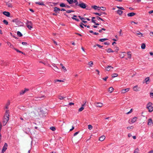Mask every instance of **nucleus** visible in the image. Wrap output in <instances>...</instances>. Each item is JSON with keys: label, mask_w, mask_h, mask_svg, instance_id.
<instances>
[{"label": "nucleus", "mask_w": 153, "mask_h": 153, "mask_svg": "<svg viewBox=\"0 0 153 153\" xmlns=\"http://www.w3.org/2000/svg\"><path fill=\"white\" fill-rule=\"evenodd\" d=\"M3 14L7 17H10V12L7 11H4L3 12Z\"/></svg>", "instance_id": "nucleus-10"}, {"label": "nucleus", "mask_w": 153, "mask_h": 153, "mask_svg": "<svg viewBox=\"0 0 153 153\" xmlns=\"http://www.w3.org/2000/svg\"><path fill=\"white\" fill-rule=\"evenodd\" d=\"M105 139V136H102L99 138V140L100 141H103Z\"/></svg>", "instance_id": "nucleus-24"}, {"label": "nucleus", "mask_w": 153, "mask_h": 153, "mask_svg": "<svg viewBox=\"0 0 153 153\" xmlns=\"http://www.w3.org/2000/svg\"><path fill=\"white\" fill-rule=\"evenodd\" d=\"M97 19L98 20H100L102 21H104L102 19V18H101L100 17H99V16H97Z\"/></svg>", "instance_id": "nucleus-50"}, {"label": "nucleus", "mask_w": 153, "mask_h": 153, "mask_svg": "<svg viewBox=\"0 0 153 153\" xmlns=\"http://www.w3.org/2000/svg\"><path fill=\"white\" fill-rule=\"evenodd\" d=\"M64 81L61 80H59V79H55L54 80V82H63Z\"/></svg>", "instance_id": "nucleus-43"}, {"label": "nucleus", "mask_w": 153, "mask_h": 153, "mask_svg": "<svg viewBox=\"0 0 153 153\" xmlns=\"http://www.w3.org/2000/svg\"><path fill=\"white\" fill-rule=\"evenodd\" d=\"M152 105V103L151 102H149L147 104L146 107L149 112H152L153 111V107Z\"/></svg>", "instance_id": "nucleus-1"}, {"label": "nucleus", "mask_w": 153, "mask_h": 153, "mask_svg": "<svg viewBox=\"0 0 153 153\" xmlns=\"http://www.w3.org/2000/svg\"><path fill=\"white\" fill-rule=\"evenodd\" d=\"M88 128L90 130H91V129H92V128H93L92 126L90 125H88Z\"/></svg>", "instance_id": "nucleus-49"}, {"label": "nucleus", "mask_w": 153, "mask_h": 153, "mask_svg": "<svg viewBox=\"0 0 153 153\" xmlns=\"http://www.w3.org/2000/svg\"><path fill=\"white\" fill-rule=\"evenodd\" d=\"M54 68H53V70L57 72H58V68L56 66H54Z\"/></svg>", "instance_id": "nucleus-37"}, {"label": "nucleus", "mask_w": 153, "mask_h": 153, "mask_svg": "<svg viewBox=\"0 0 153 153\" xmlns=\"http://www.w3.org/2000/svg\"><path fill=\"white\" fill-rule=\"evenodd\" d=\"M60 11V9L56 7H55L54 8V11L56 13H59V12Z\"/></svg>", "instance_id": "nucleus-9"}, {"label": "nucleus", "mask_w": 153, "mask_h": 153, "mask_svg": "<svg viewBox=\"0 0 153 153\" xmlns=\"http://www.w3.org/2000/svg\"><path fill=\"white\" fill-rule=\"evenodd\" d=\"M22 43L23 45H27V42H22Z\"/></svg>", "instance_id": "nucleus-55"}, {"label": "nucleus", "mask_w": 153, "mask_h": 153, "mask_svg": "<svg viewBox=\"0 0 153 153\" xmlns=\"http://www.w3.org/2000/svg\"><path fill=\"white\" fill-rule=\"evenodd\" d=\"M13 22H15L16 25L19 26H22L23 24V23L19 20L18 19H13L12 20Z\"/></svg>", "instance_id": "nucleus-2"}, {"label": "nucleus", "mask_w": 153, "mask_h": 153, "mask_svg": "<svg viewBox=\"0 0 153 153\" xmlns=\"http://www.w3.org/2000/svg\"><path fill=\"white\" fill-rule=\"evenodd\" d=\"M136 35V36H138L140 35V36H139V37H140L141 36H143V34L141 33L139 31H137L135 32L134 33Z\"/></svg>", "instance_id": "nucleus-8"}, {"label": "nucleus", "mask_w": 153, "mask_h": 153, "mask_svg": "<svg viewBox=\"0 0 153 153\" xmlns=\"http://www.w3.org/2000/svg\"><path fill=\"white\" fill-rule=\"evenodd\" d=\"M137 118L136 117H134L131 120V122L132 123H133L136 121Z\"/></svg>", "instance_id": "nucleus-25"}, {"label": "nucleus", "mask_w": 153, "mask_h": 153, "mask_svg": "<svg viewBox=\"0 0 153 153\" xmlns=\"http://www.w3.org/2000/svg\"><path fill=\"white\" fill-rule=\"evenodd\" d=\"M107 39H105V38L101 39H99V41H100L101 42H104V41H105V40H106Z\"/></svg>", "instance_id": "nucleus-39"}, {"label": "nucleus", "mask_w": 153, "mask_h": 153, "mask_svg": "<svg viewBox=\"0 0 153 153\" xmlns=\"http://www.w3.org/2000/svg\"><path fill=\"white\" fill-rule=\"evenodd\" d=\"M6 5L8 7H12L13 6L11 3L10 2V1H9L8 2L6 3Z\"/></svg>", "instance_id": "nucleus-15"}, {"label": "nucleus", "mask_w": 153, "mask_h": 153, "mask_svg": "<svg viewBox=\"0 0 153 153\" xmlns=\"http://www.w3.org/2000/svg\"><path fill=\"white\" fill-rule=\"evenodd\" d=\"M140 89V88L138 87L137 85H136L135 86H134L133 87V90L135 91H138L139 90V89Z\"/></svg>", "instance_id": "nucleus-12"}, {"label": "nucleus", "mask_w": 153, "mask_h": 153, "mask_svg": "<svg viewBox=\"0 0 153 153\" xmlns=\"http://www.w3.org/2000/svg\"><path fill=\"white\" fill-rule=\"evenodd\" d=\"M108 78V76H106V77H105V78H102V79L103 80H104V81H106L107 79Z\"/></svg>", "instance_id": "nucleus-57"}, {"label": "nucleus", "mask_w": 153, "mask_h": 153, "mask_svg": "<svg viewBox=\"0 0 153 153\" xmlns=\"http://www.w3.org/2000/svg\"><path fill=\"white\" fill-rule=\"evenodd\" d=\"M7 148H5L3 147V149H2L1 152L2 153H4V152L6 150Z\"/></svg>", "instance_id": "nucleus-36"}, {"label": "nucleus", "mask_w": 153, "mask_h": 153, "mask_svg": "<svg viewBox=\"0 0 153 153\" xmlns=\"http://www.w3.org/2000/svg\"><path fill=\"white\" fill-rule=\"evenodd\" d=\"M105 70L107 71H109L111 70V69H113L114 68L111 66L107 65L105 66Z\"/></svg>", "instance_id": "nucleus-6"}, {"label": "nucleus", "mask_w": 153, "mask_h": 153, "mask_svg": "<svg viewBox=\"0 0 153 153\" xmlns=\"http://www.w3.org/2000/svg\"><path fill=\"white\" fill-rule=\"evenodd\" d=\"M130 52H128L127 53V54L128 56V58L129 59H130L131 58V54H130Z\"/></svg>", "instance_id": "nucleus-38"}, {"label": "nucleus", "mask_w": 153, "mask_h": 153, "mask_svg": "<svg viewBox=\"0 0 153 153\" xmlns=\"http://www.w3.org/2000/svg\"><path fill=\"white\" fill-rule=\"evenodd\" d=\"M60 6L62 7H66L65 4L63 3H61L60 4Z\"/></svg>", "instance_id": "nucleus-40"}, {"label": "nucleus", "mask_w": 153, "mask_h": 153, "mask_svg": "<svg viewBox=\"0 0 153 153\" xmlns=\"http://www.w3.org/2000/svg\"><path fill=\"white\" fill-rule=\"evenodd\" d=\"M74 12V11L73 10H68L66 11V12L67 13H71V12Z\"/></svg>", "instance_id": "nucleus-53"}, {"label": "nucleus", "mask_w": 153, "mask_h": 153, "mask_svg": "<svg viewBox=\"0 0 153 153\" xmlns=\"http://www.w3.org/2000/svg\"><path fill=\"white\" fill-rule=\"evenodd\" d=\"M130 88H127L125 89H123L122 90V93H124L126 92H128L129 91Z\"/></svg>", "instance_id": "nucleus-22"}, {"label": "nucleus", "mask_w": 153, "mask_h": 153, "mask_svg": "<svg viewBox=\"0 0 153 153\" xmlns=\"http://www.w3.org/2000/svg\"><path fill=\"white\" fill-rule=\"evenodd\" d=\"M89 67H92L93 65V63L92 61H90L88 64Z\"/></svg>", "instance_id": "nucleus-34"}, {"label": "nucleus", "mask_w": 153, "mask_h": 153, "mask_svg": "<svg viewBox=\"0 0 153 153\" xmlns=\"http://www.w3.org/2000/svg\"><path fill=\"white\" fill-rule=\"evenodd\" d=\"M117 7L120 10H124V8L123 7H122L117 6Z\"/></svg>", "instance_id": "nucleus-52"}, {"label": "nucleus", "mask_w": 153, "mask_h": 153, "mask_svg": "<svg viewBox=\"0 0 153 153\" xmlns=\"http://www.w3.org/2000/svg\"><path fill=\"white\" fill-rule=\"evenodd\" d=\"M122 30H120V31L119 32V36H121L122 35Z\"/></svg>", "instance_id": "nucleus-59"}, {"label": "nucleus", "mask_w": 153, "mask_h": 153, "mask_svg": "<svg viewBox=\"0 0 153 153\" xmlns=\"http://www.w3.org/2000/svg\"><path fill=\"white\" fill-rule=\"evenodd\" d=\"M101 9L103 11L105 10H106V8L105 7H101L100 8V9Z\"/></svg>", "instance_id": "nucleus-46"}, {"label": "nucleus", "mask_w": 153, "mask_h": 153, "mask_svg": "<svg viewBox=\"0 0 153 153\" xmlns=\"http://www.w3.org/2000/svg\"><path fill=\"white\" fill-rule=\"evenodd\" d=\"M65 97H64L63 96H62L61 95H59L58 96V98L60 100H63L64 98H65Z\"/></svg>", "instance_id": "nucleus-29"}, {"label": "nucleus", "mask_w": 153, "mask_h": 153, "mask_svg": "<svg viewBox=\"0 0 153 153\" xmlns=\"http://www.w3.org/2000/svg\"><path fill=\"white\" fill-rule=\"evenodd\" d=\"M7 144L6 143H5L4 144V146H3V147L7 148Z\"/></svg>", "instance_id": "nucleus-61"}, {"label": "nucleus", "mask_w": 153, "mask_h": 153, "mask_svg": "<svg viewBox=\"0 0 153 153\" xmlns=\"http://www.w3.org/2000/svg\"><path fill=\"white\" fill-rule=\"evenodd\" d=\"M28 90H29L28 89H25L24 90H22L20 92V94L23 95L25 93V92L28 91Z\"/></svg>", "instance_id": "nucleus-11"}, {"label": "nucleus", "mask_w": 153, "mask_h": 153, "mask_svg": "<svg viewBox=\"0 0 153 153\" xmlns=\"http://www.w3.org/2000/svg\"><path fill=\"white\" fill-rule=\"evenodd\" d=\"M114 88L113 87H110L108 89V91H109L110 93H111L114 91Z\"/></svg>", "instance_id": "nucleus-27"}, {"label": "nucleus", "mask_w": 153, "mask_h": 153, "mask_svg": "<svg viewBox=\"0 0 153 153\" xmlns=\"http://www.w3.org/2000/svg\"><path fill=\"white\" fill-rule=\"evenodd\" d=\"M0 64L2 65H5L6 66H7L8 65V63L6 62V63L5 62H4L3 61L1 60L0 62Z\"/></svg>", "instance_id": "nucleus-23"}, {"label": "nucleus", "mask_w": 153, "mask_h": 153, "mask_svg": "<svg viewBox=\"0 0 153 153\" xmlns=\"http://www.w3.org/2000/svg\"><path fill=\"white\" fill-rule=\"evenodd\" d=\"M133 126H130V127H128L127 128V129L128 130H129V129H133Z\"/></svg>", "instance_id": "nucleus-51"}, {"label": "nucleus", "mask_w": 153, "mask_h": 153, "mask_svg": "<svg viewBox=\"0 0 153 153\" xmlns=\"http://www.w3.org/2000/svg\"><path fill=\"white\" fill-rule=\"evenodd\" d=\"M72 18L73 19L76 20V21H77V22H78L79 21V20L78 19L75 18L74 17H72Z\"/></svg>", "instance_id": "nucleus-54"}, {"label": "nucleus", "mask_w": 153, "mask_h": 153, "mask_svg": "<svg viewBox=\"0 0 153 153\" xmlns=\"http://www.w3.org/2000/svg\"><path fill=\"white\" fill-rule=\"evenodd\" d=\"M135 14L136 13H130L127 14V16H128L131 17L135 15Z\"/></svg>", "instance_id": "nucleus-17"}, {"label": "nucleus", "mask_w": 153, "mask_h": 153, "mask_svg": "<svg viewBox=\"0 0 153 153\" xmlns=\"http://www.w3.org/2000/svg\"><path fill=\"white\" fill-rule=\"evenodd\" d=\"M141 48L142 49H144L146 48V45L145 44L143 43L142 44Z\"/></svg>", "instance_id": "nucleus-35"}, {"label": "nucleus", "mask_w": 153, "mask_h": 153, "mask_svg": "<svg viewBox=\"0 0 153 153\" xmlns=\"http://www.w3.org/2000/svg\"><path fill=\"white\" fill-rule=\"evenodd\" d=\"M118 74H113V75L112 76V78H114L116 77H117L118 76Z\"/></svg>", "instance_id": "nucleus-45"}, {"label": "nucleus", "mask_w": 153, "mask_h": 153, "mask_svg": "<svg viewBox=\"0 0 153 153\" xmlns=\"http://www.w3.org/2000/svg\"><path fill=\"white\" fill-rule=\"evenodd\" d=\"M134 153H139V150L138 148H137L135 149Z\"/></svg>", "instance_id": "nucleus-31"}, {"label": "nucleus", "mask_w": 153, "mask_h": 153, "mask_svg": "<svg viewBox=\"0 0 153 153\" xmlns=\"http://www.w3.org/2000/svg\"><path fill=\"white\" fill-rule=\"evenodd\" d=\"M3 22L6 25H7L8 24V22L6 20H4L3 21Z\"/></svg>", "instance_id": "nucleus-47"}, {"label": "nucleus", "mask_w": 153, "mask_h": 153, "mask_svg": "<svg viewBox=\"0 0 153 153\" xmlns=\"http://www.w3.org/2000/svg\"><path fill=\"white\" fill-rule=\"evenodd\" d=\"M150 35L151 36H153V32H152L150 33Z\"/></svg>", "instance_id": "nucleus-64"}, {"label": "nucleus", "mask_w": 153, "mask_h": 153, "mask_svg": "<svg viewBox=\"0 0 153 153\" xmlns=\"http://www.w3.org/2000/svg\"><path fill=\"white\" fill-rule=\"evenodd\" d=\"M153 124L152 120L151 119H149L148 120V125L150 126Z\"/></svg>", "instance_id": "nucleus-13"}, {"label": "nucleus", "mask_w": 153, "mask_h": 153, "mask_svg": "<svg viewBox=\"0 0 153 153\" xmlns=\"http://www.w3.org/2000/svg\"><path fill=\"white\" fill-rule=\"evenodd\" d=\"M10 104V102H8L6 104L5 106V108L6 109H7L8 108V106Z\"/></svg>", "instance_id": "nucleus-41"}, {"label": "nucleus", "mask_w": 153, "mask_h": 153, "mask_svg": "<svg viewBox=\"0 0 153 153\" xmlns=\"http://www.w3.org/2000/svg\"><path fill=\"white\" fill-rule=\"evenodd\" d=\"M91 7H92V8H94L95 10L97 9L99 10H100V7L97 6H96V5L93 6H92Z\"/></svg>", "instance_id": "nucleus-21"}, {"label": "nucleus", "mask_w": 153, "mask_h": 153, "mask_svg": "<svg viewBox=\"0 0 153 153\" xmlns=\"http://www.w3.org/2000/svg\"><path fill=\"white\" fill-rule=\"evenodd\" d=\"M70 4H72L73 3H75L76 1V0H66Z\"/></svg>", "instance_id": "nucleus-14"}, {"label": "nucleus", "mask_w": 153, "mask_h": 153, "mask_svg": "<svg viewBox=\"0 0 153 153\" xmlns=\"http://www.w3.org/2000/svg\"><path fill=\"white\" fill-rule=\"evenodd\" d=\"M117 13L118 14H119L120 15H121L122 14V13H123V11H122L121 10H118L117 11Z\"/></svg>", "instance_id": "nucleus-30"}, {"label": "nucleus", "mask_w": 153, "mask_h": 153, "mask_svg": "<svg viewBox=\"0 0 153 153\" xmlns=\"http://www.w3.org/2000/svg\"><path fill=\"white\" fill-rule=\"evenodd\" d=\"M26 24L27 25V27L29 29H31L32 28V23L31 22L27 21L26 23Z\"/></svg>", "instance_id": "nucleus-5"}, {"label": "nucleus", "mask_w": 153, "mask_h": 153, "mask_svg": "<svg viewBox=\"0 0 153 153\" xmlns=\"http://www.w3.org/2000/svg\"><path fill=\"white\" fill-rule=\"evenodd\" d=\"M108 53L113 52L114 51L111 48H108L105 50Z\"/></svg>", "instance_id": "nucleus-26"}, {"label": "nucleus", "mask_w": 153, "mask_h": 153, "mask_svg": "<svg viewBox=\"0 0 153 153\" xmlns=\"http://www.w3.org/2000/svg\"><path fill=\"white\" fill-rule=\"evenodd\" d=\"M9 120V118L8 117H6V116H4V118L3 120V126L5 125L8 121Z\"/></svg>", "instance_id": "nucleus-3"}, {"label": "nucleus", "mask_w": 153, "mask_h": 153, "mask_svg": "<svg viewBox=\"0 0 153 153\" xmlns=\"http://www.w3.org/2000/svg\"><path fill=\"white\" fill-rule=\"evenodd\" d=\"M60 65L62 66V68L64 70V72H66L67 71V70L65 68L64 66H63V65L62 63H61L60 64Z\"/></svg>", "instance_id": "nucleus-28"}, {"label": "nucleus", "mask_w": 153, "mask_h": 153, "mask_svg": "<svg viewBox=\"0 0 153 153\" xmlns=\"http://www.w3.org/2000/svg\"><path fill=\"white\" fill-rule=\"evenodd\" d=\"M94 14L96 15H98L99 16H100L101 15V13H94Z\"/></svg>", "instance_id": "nucleus-58"}, {"label": "nucleus", "mask_w": 153, "mask_h": 153, "mask_svg": "<svg viewBox=\"0 0 153 153\" xmlns=\"http://www.w3.org/2000/svg\"><path fill=\"white\" fill-rule=\"evenodd\" d=\"M78 6L83 9L85 8L86 7V4L83 2H81L79 4Z\"/></svg>", "instance_id": "nucleus-4"}, {"label": "nucleus", "mask_w": 153, "mask_h": 153, "mask_svg": "<svg viewBox=\"0 0 153 153\" xmlns=\"http://www.w3.org/2000/svg\"><path fill=\"white\" fill-rule=\"evenodd\" d=\"M9 111L8 110H7L6 111V112H5V115H4V116H6V117H8L9 118Z\"/></svg>", "instance_id": "nucleus-20"}, {"label": "nucleus", "mask_w": 153, "mask_h": 153, "mask_svg": "<svg viewBox=\"0 0 153 153\" xmlns=\"http://www.w3.org/2000/svg\"><path fill=\"white\" fill-rule=\"evenodd\" d=\"M150 97L152 98H153V93L151 92L150 93Z\"/></svg>", "instance_id": "nucleus-56"}, {"label": "nucleus", "mask_w": 153, "mask_h": 153, "mask_svg": "<svg viewBox=\"0 0 153 153\" xmlns=\"http://www.w3.org/2000/svg\"><path fill=\"white\" fill-rule=\"evenodd\" d=\"M45 97H46L45 95H43L42 96H39L38 97H36V98L37 99V100H39V99H43Z\"/></svg>", "instance_id": "nucleus-16"}, {"label": "nucleus", "mask_w": 153, "mask_h": 153, "mask_svg": "<svg viewBox=\"0 0 153 153\" xmlns=\"http://www.w3.org/2000/svg\"><path fill=\"white\" fill-rule=\"evenodd\" d=\"M17 34L19 37H21L22 36V33L20 32H19V31H17Z\"/></svg>", "instance_id": "nucleus-33"}, {"label": "nucleus", "mask_w": 153, "mask_h": 153, "mask_svg": "<svg viewBox=\"0 0 153 153\" xmlns=\"http://www.w3.org/2000/svg\"><path fill=\"white\" fill-rule=\"evenodd\" d=\"M149 77H147L145 79V82L146 84H148V81H149Z\"/></svg>", "instance_id": "nucleus-32"}, {"label": "nucleus", "mask_w": 153, "mask_h": 153, "mask_svg": "<svg viewBox=\"0 0 153 153\" xmlns=\"http://www.w3.org/2000/svg\"><path fill=\"white\" fill-rule=\"evenodd\" d=\"M50 129L53 131H54L56 130V128L54 127H51L50 128Z\"/></svg>", "instance_id": "nucleus-48"}, {"label": "nucleus", "mask_w": 153, "mask_h": 153, "mask_svg": "<svg viewBox=\"0 0 153 153\" xmlns=\"http://www.w3.org/2000/svg\"><path fill=\"white\" fill-rule=\"evenodd\" d=\"M14 50H16L17 52H19V53H22V54H24V53L22 52V51H20L19 50H18V49H17L16 48H14Z\"/></svg>", "instance_id": "nucleus-42"}, {"label": "nucleus", "mask_w": 153, "mask_h": 153, "mask_svg": "<svg viewBox=\"0 0 153 153\" xmlns=\"http://www.w3.org/2000/svg\"><path fill=\"white\" fill-rule=\"evenodd\" d=\"M79 131H77V132H75L74 134V136H76V135H77V134H78L79 133Z\"/></svg>", "instance_id": "nucleus-60"}, {"label": "nucleus", "mask_w": 153, "mask_h": 153, "mask_svg": "<svg viewBox=\"0 0 153 153\" xmlns=\"http://www.w3.org/2000/svg\"><path fill=\"white\" fill-rule=\"evenodd\" d=\"M84 108L83 107H82L79 109L78 111L79 112H81L84 110Z\"/></svg>", "instance_id": "nucleus-44"}, {"label": "nucleus", "mask_w": 153, "mask_h": 153, "mask_svg": "<svg viewBox=\"0 0 153 153\" xmlns=\"http://www.w3.org/2000/svg\"><path fill=\"white\" fill-rule=\"evenodd\" d=\"M95 105L98 107H101L103 106V104L100 102H95L94 103Z\"/></svg>", "instance_id": "nucleus-7"}, {"label": "nucleus", "mask_w": 153, "mask_h": 153, "mask_svg": "<svg viewBox=\"0 0 153 153\" xmlns=\"http://www.w3.org/2000/svg\"><path fill=\"white\" fill-rule=\"evenodd\" d=\"M78 17L82 21L83 19H85L83 18L82 17L80 16H79Z\"/></svg>", "instance_id": "nucleus-62"}, {"label": "nucleus", "mask_w": 153, "mask_h": 153, "mask_svg": "<svg viewBox=\"0 0 153 153\" xmlns=\"http://www.w3.org/2000/svg\"><path fill=\"white\" fill-rule=\"evenodd\" d=\"M36 4H38L40 5H43L45 6V5L44 4V3L43 2H40L38 1L36 2Z\"/></svg>", "instance_id": "nucleus-19"}, {"label": "nucleus", "mask_w": 153, "mask_h": 153, "mask_svg": "<svg viewBox=\"0 0 153 153\" xmlns=\"http://www.w3.org/2000/svg\"><path fill=\"white\" fill-rule=\"evenodd\" d=\"M149 14L153 13V10L149 11Z\"/></svg>", "instance_id": "nucleus-63"}, {"label": "nucleus", "mask_w": 153, "mask_h": 153, "mask_svg": "<svg viewBox=\"0 0 153 153\" xmlns=\"http://www.w3.org/2000/svg\"><path fill=\"white\" fill-rule=\"evenodd\" d=\"M7 45L9 46V47L11 48H12L13 49H14V48H15L14 47V46H13V45H12V44L11 43H10V42H7Z\"/></svg>", "instance_id": "nucleus-18"}]
</instances>
